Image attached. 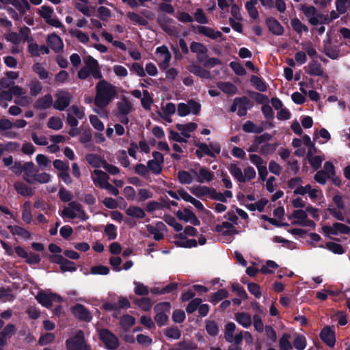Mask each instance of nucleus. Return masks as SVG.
Here are the masks:
<instances>
[{
    "mask_svg": "<svg viewBox=\"0 0 350 350\" xmlns=\"http://www.w3.org/2000/svg\"><path fill=\"white\" fill-rule=\"evenodd\" d=\"M146 228L148 232L153 236L154 240L159 241L163 238L165 226L163 222H157L155 225H147Z\"/></svg>",
    "mask_w": 350,
    "mask_h": 350,
    "instance_id": "19",
    "label": "nucleus"
},
{
    "mask_svg": "<svg viewBox=\"0 0 350 350\" xmlns=\"http://www.w3.org/2000/svg\"><path fill=\"white\" fill-rule=\"evenodd\" d=\"M257 3V0H250L245 3V8L249 13L250 16L256 19L258 17V12L255 7Z\"/></svg>",
    "mask_w": 350,
    "mask_h": 350,
    "instance_id": "49",
    "label": "nucleus"
},
{
    "mask_svg": "<svg viewBox=\"0 0 350 350\" xmlns=\"http://www.w3.org/2000/svg\"><path fill=\"white\" fill-rule=\"evenodd\" d=\"M309 73L312 75L321 76L323 73L321 65L317 61H313L308 65Z\"/></svg>",
    "mask_w": 350,
    "mask_h": 350,
    "instance_id": "54",
    "label": "nucleus"
},
{
    "mask_svg": "<svg viewBox=\"0 0 350 350\" xmlns=\"http://www.w3.org/2000/svg\"><path fill=\"white\" fill-rule=\"evenodd\" d=\"M291 24L293 29L298 33H300L302 31L306 32L308 31V27L303 24L297 18L291 19Z\"/></svg>",
    "mask_w": 350,
    "mask_h": 350,
    "instance_id": "57",
    "label": "nucleus"
},
{
    "mask_svg": "<svg viewBox=\"0 0 350 350\" xmlns=\"http://www.w3.org/2000/svg\"><path fill=\"white\" fill-rule=\"evenodd\" d=\"M291 336L288 334H284L279 340L280 350H290L292 349V345L290 342Z\"/></svg>",
    "mask_w": 350,
    "mask_h": 350,
    "instance_id": "50",
    "label": "nucleus"
},
{
    "mask_svg": "<svg viewBox=\"0 0 350 350\" xmlns=\"http://www.w3.org/2000/svg\"><path fill=\"white\" fill-rule=\"evenodd\" d=\"M38 172V169L36 168L34 163L31 161L24 163L23 167V178L27 183L29 184H33V179L35 176Z\"/></svg>",
    "mask_w": 350,
    "mask_h": 350,
    "instance_id": "17",
    "label": "nucleus"
},
{
    "mask_svg": "<svg viewBox=\"0 0 350 350\" xmlns=\"http://www.w3.org/2000/svg\"><path fill=\"white\" fill-rule=\"evenodd\" d=\"M322 230L327 235H338L339 234H349L350 228L342 223H334L332 226H324Z\"/></svg>",
    "mask_w": 350,
    "mask_h": 350,
    "instance_id": "13",
    "label": "nucleus"
},
{
    "mask_svg": "<svg viewBox=\"0 0 350 350\" xmlns=\"http://www.w3.org/2000/svg\"><path fill=\"white\" fill-rule=\"evenodd\" d=\"M75 7L86 16H90L92 14V10L88 6V1L87 0H76Z\"/></svg>",
    "mask_w": 350,
    "mask_h": 350,
    "instance_id": "33",
    "label": "nucleus"
},
{
    "mask_svg": "<svg viewBox=\"0 0 350 350\" xmlns=\"http://www.w3.org/2000/svg\"><path fill=\"white\" fill-rule=\"evenodd\" d=\"M252 107L250 101L246 97L238 98L237 115L240 117L246 115L247 111Z\"/></svg>",
    "mask_w": 350,
    "mask_h": 350,
    "instance_id": "28",
    "label": "nucleus"
},
{
    "mask_svg": "<svg viewBox=\"0 0 350 350\" xmlns=\"http://www.w3.org/2000/svg\"><path fill=\"white\" fill-rule=\"evenodd\" d=\"M267 203L268 200L265 198H262L255 203L248 204L247 205H246V207L250 211H254L258 210V211L261 212L263 211L265 206L267 205Z\"/></svg>",
    "mask_w": 350,
    "mask_h": 350,
    "instance_id": "52",
    "label": "nucleus"
},
{
    "mask_svg": "<svg viewBox=\"0 0 350 350\" xmlns=\"http://www.w3.org/2000/svg\"><path fill=\"white\" fill-rule=\"evenodd\" d=\"M90 76L96 79L103 77L98 61L89 55L85 57L84 66L79 71L78 77L85 79Z\"/></svg>",
    "mask_w": 350,
    "mask_h": 350,
    "instance_id": "2",
    "label": "nucleus"
},
{
    "mask_svg": "<svg viewBox=\"0 0 350 350\" xmlns=\"http://www.w3.org/2000/svg\"><path fill=\"white\" fill-rule=\"evenodd\" d=\"M46 41L51 48L56 53L61 52L64 49L62 39L55 33L49 34L47 36Z\"/></svg>",
    "mask_w": 350,
    "mask_h": 350,
    "instance_id": "23",
    "label": "nucleus"
},
{
    "mask_svg": "<svg viewBox=\"0 0 350 350\" xmlns=\"http://www.w3.org/2000/svg\"><path fill=\"white\" fill-rule=\"evenodd\" d=\"M188 70L195 75L201 77L202 79H210L211 73L208 70H206L200 66L192 64L189 66Z\"/></svg>",
    "mask_w": 350,
    "mask_h": 350,
    "instance_id": "27",
    "label": "nucleus"
},
{
    "mask_svg": "<svg viewBox=\"0 0 350 350\" xmlns=\"http://www.w3.org/2000/svg\"><path fill=\"white\" fill-rule=\"evenodd\" d=\"M37 301L46 308H50L53 302H62V298L55 294L39 293L36 296Z\"/></svg>",
    "mask_w": 350,
    "mask_h": 350,
    "instance_id": "14",
    "label": "nucleus"
},
{
    "mask_svg": "<svg viewBox=\"0 0 350 350\" xmlns=\"http://www.w3.org/2000/svg\"><path fill=\"white\" fill-rule=\"evenodd\" d=\"M92 180L96 186L103 188L108 183L109 176L102 170H94L91 174Z\"/></svg>",
    "mask_w": 350,
    "mask_h": 350,
    "instance_id": "18",
    "label": "nucleus"
},
{
    "mask_svg": "<svg viewBox=\"0 0 350 350\" xmlns=\"http://www.w3.org/2000/svg\"><path fill=\"white\" fill-rule=\"evenodd\" d=\"M56 99L53 103V107L57 110H64L70 103L71 94L66 91H59L55 95Z\"/></svg>",
    "mask_w": 350,
    "mask_h": 350,
    "instance_id": "11",
    "label": "nucleus"
},
{
    "mask_svg": "<svg viewBox=\"0 0 350 350\" xmlns=\"http://www.w3.org/2000/svg\"><path fill=\"white\" fill-rule=\"evenodd\" d=\"M68 33L72 37L76 38L83 44H87L90 40L89 37L85 33L77 29H70Z\"/></svg>",
    "mask_w": 350,
    "mask_h": 350,
    "instance_id": "43",
    "label": "nucleus"
},
{
    "mask_svg": "<svg viewBox=\"0 0 350 350\" xmlns=\"http://www.w3.org/2000/svg\"><path fill=\"white\" fill-rule=\"evenodd\" d=\"M236 321L245 328H247L252 325V317L246 312L236 314Z\"/></svg>",
    "mask_w": 350,
    "mask_h": 350,
    "instance_id": "40",
    "label": "nucleus"
},
{
    "mask_svg": "<svg viewBox=\"0 0 350 350\" xmlns=\"http://www.w3.org/2000/svg\"><path fill=\"white\" fill-rule=\"evenodd\" d=\"M300 195L304 196L308 194L309 198L315 201L322 196V192L317 188L312 187L310 185H306L304 189L299 191Z\"/></svg>",
    "mask_w": 350,
    "mask_h": 350,
    "instance_id": "24",
    "label": "nucleus"
},
{
    "mask_svg": "<svg viewBox=\"0 0 350 350\" xmlns=\"http://www.w3.org/2000/svg\"><path fill=\"white\" fill-rule=\"evenodd\" d=\"M267 25L273 34L280 36L283 34L284 29L282 25L275 18H269L266 21Z\"/></svg>",
    "mask_w": 350,
    "mask_h": 350,
    "instance_id": "26",
    "label": "nucleus"
},
{
    "mask_svg": "<svg viewBox=\"0 0 350 350\" xmlns=\"http://www.w3.org/2000/svg\"><path fill=\"white\" fill-rule=\"evenodd\" d=\"M152 196L153 193L149 189L142 188L137 191L136 200L138 202H144L145 200L152 198Z\"/></svg>",
    "mask_w": 350,
    "mask_h": 350,
    "instance_id": "55",
    "label": "nucleus"
},
{
    "mask_svg": "<svg viewBox=\"0 0 350 350\" xmlns=\"http://www.w3.org/2000/svg\"><path fill=\"white\" fill-rule=\"evenodd\" d=\"M66 345L67 350H92L82 330H77L72 338L66 340Z\"/></svg>",
    "mask_w": 350,
    "mask_h": 350,
    "instance_id": "4",
    "label": "nucleus"
},
{
    "mask_svg": "<svg viewBox=\"0 0 350 350\" xmlns=\"http://www.w3.org/2000/svg\"><path fill=\"white\" fill-rule=\"evenodd\" d=\"M176 217L185 222H189L193 226H199L200 222L196 215L189 208H184L183 210H178L176 213Z\"/></svg>",
    "mask_w": 350,
    "mask_h": 350,
    "instance_id": "16",
    "label": "nucleus"
},
{
    "mask_svg": "<svg viewBox=\"0 0 350 350\" xmlns=\"http://www.w3.org/2000/svg\"><path fill=\"white\" fill-rule=\"evenodd\" d=\"M193 175L196 176V179L198 183L210 182L213 179L214 173L209 170L201 167L199 171L191 170Z\"/></svg>",
    "mask_w": 350,
    "mask_h": 350,
    "instance_id": "21",
    "label": "nucleus"
},
{
    "mask_svg": "<svg viewBox=\"0 0 350 350\" xmlns=\"http://www.w3.org/2000/svg\"><path fill=\"white\" fill-rule=\"evenodd\" d=\"M100 339L109 349H116L119 346L118 338L108 329H103L99 332Z\"/></svg>",
    "mask_w": 350,
    "mask_h": 350,
    "instance_id": "10",
    "label": "nucleus"
},
{
    "mask_svg": "<svg viewBox=\"0 0 350 350\" xmlns=\"http://www.w3.org/2000/svg\"><path fill=\"white\" fill-rule=\"evenodd\" d=\"M190 49L193 53L198 55V58L200 61L202 60L203 56H205L208 51L204 44L196 42H193L191 44Z\"/></svg>",
    "mask_w": 350,
    "mask_h": 350,
    "instance_id": "35",
    "label": "nucleus"
},
{
    "mask_svg": "<svg viewBox=\"0 0 350 350\" xmlns=\"http://www.w3.org/2000/svg\"><path fill=\"white\" fill-rule=\"evenodd\" d=\"M62 217L75 219L78 218L81 221H85L88 219L84 211L82 209L81 205L76 202H70L65 206L62 213Z\"/></svg>",
    "mask_w": 350,
    "mask_h": 350,
    "instance_id": "6",
    "label": "nucleus"
},
{
    "mask_svg": "<svg viewBox=\"0 0 350 350\" xmlns=\"http://www.w3.org/2000/svg\"><path fill=\"white\" fill-rule=\"evenodd\" d=\"M325 248L336 254H342L345 253V250L340 244L334 242H327L325 246Z\"/></svg>",
    "mask_w": 350,
    "mask_h": 350,
    "instance_id": "63",
    "label": "nucleus"
},
{
    "mask_svg": "<svg viewBox=\"0 0 350 350\" xmlns=\"http://www.w3.org/2000/svg\"><path fill=\"white\" fill-rule=\"evenodd\" d=\"M117 96L116 87L111 83L105 80H101L96 84L94 104L98 108L106 107Z\"/></svg>",
    "mask_w": 350,
    "mask_h": 350,
    "instance_id": "1",
    "label": "nucleus"
},
{
    "mask_svg": "<svg viewBox=\"0 0 350 350\" xmlns=\"http://www.w3.org/2000/svg\"><path fill=\"white\" fill-rule=\"evenodd\" d=\"M302 183L303 180L301 177H295L288 181V186L293 189L294 194L300 195L299 191L304 188V186L301 185Z\"/></svg>",
    "mask_w": 350,
    "mask_h": 350,
    "instance_id": "38",
    "label": "nucleus"
},
{
    "mask_svg": "<svg viewBox=\"0 0 350 350\" xmlns=\"http://www.w3.org/2000/svg\"><path fill=\"white\" fill-rule=\"evenodd\" d=\"M289 219H293L292 224L301 226L310 227L314 225V222L308 218L306 211L298 209L294 211L290 215Z\"/></svg>",
    "mask_w": 350,
    "mask_h": 350,
    "instance_id": "9",
    "label": "nucleus"
},
{
    "mask_svg": "<svg viewBox=\"0 0 350 350\" xmlns=\"http://www.w3.org/2000/svg\"><path fill=\"white\" fill-rule=\"evenodd\" d=\"M157 21L164 31L168 32L169 33H173L174 32V28L171 26L172 19L170 18L164 14H161L159 15Z\"/></svg>",
    "mask_w": 350,
    "mask_h": 350,
    "instance_id": "31",
    "label": "nucleus"
},
{
    "mask_svg": "<svg viewBox=\"0 0 350 350\" xmlns=\"http://www.w3.org/2000/svg\"><path fill=\"white\" fill-rule=\"evenodd\" d=\"M191 192L200 198H210L212 189L206 186H195L190 189Z\"/></svg>",
    "mask_w": 350,
    "mask_h": 350,
    "instance_id": "25",
    "label": "nucleus"
},
{
    "mask_svg": "<svg viewBox=\"0 0 350 350\" xmlns=\"http://www.w3.org/2000/svg\"><path fill=\"white\" fill-rule=\"evenodd\" d=\"M217 88L222 91L224 94L228 95L236 94L238 89L233 83L230 82L220 81L217 84Z\"/></svg>",
    "mask_w": 350,
    "mask_h": 350,
    "instance_id": "32",
    "label": "nucleus"
},
{
    "mask_svg": "<svg viewBox=\"0 0 350 350\" xmlns=\"http://www.w3.org/2000/svg\"><path fill=\"white\" fill-rule=\"evenodd\" d=\"M14 189L18 193L23 196H32L34 193L33 190L30 187L21 181L15 183Z\"/></svg>",
    "mask_w": 350,
    "mask_h": 350,
    "instance_id": "34",
    "label": "nucleus"
},
{
    "mask_svg": "<svg viewBox=\"0 0 350 350\" xmlns=\"http://www.w3.org/2000/svg\"><path fill=\"white\" fill-rule=\"evenodd\" d=\"M242 129L246 133H260L263 131L262 126H258L250 120L243 124Z\"/></svg>",
    "mask_w": 350,
    "mask_h": 350,
    "instance_id": "45",
    "label": "nucleus"
},
{
    "mask_svg": "<svg viewBox=\"0 0 350 350\" xmlns=\"http://www.w3.org/2000/svg\"><path fill=\"white\" fill-rule=\"evenodd\" d=\"M134 304L140 309L148 311L152 306V301L149 298L144 297L141 299H136L134 301Z\"/></svg>",
    "mask_w": 350,
    "mask_h": 350,
    "instance_id": "48",
    "label": "nucleus"
},
{
    "mask_svg": "<svg viewBox=\"0 0 350 350\" xmlns=\"http://www.w3.org/2000/svg\"><path fill=\"white\" fill-rule=\"evenodd\" d=\"M170 304L169 302H162L157 304L154 307L156 315L155 322L160 326L163 325L167 321V313L170 312Z\"/></svg>",
    "mask_w": 350,
    "mask_h": 350,
    "instance_id": "8",
    "label": "nucleus"
},
{
    "mask_svg": "<svg viewBox=\"0 0 350 350\" xmlns=\"http://www.w3.org/2000/svg\"><path fill=\"white\" fill-rule=\"evenodd\" d=\"M228 168L230 173L234 178L241 183H244V178L243 176V172L237 165L230 164Z\"/></svg>",
    "mask_w": 350,
    "mask_h": 350,
    "instance_id": "44",
    "label": "nucleus"
},
{
    "mask_svg": "<svg viewBox=\"0 0 350 350\" xmlns=\"http://www.w3.org/2000/svg\"><path fill=\"white\" fill-rule=\"evenodd\" d=\"M11 5L18 11L21 15H25L31 9V5L27 0H12Z\"/></svg>",
    "mask_w": 350,
    "mask_h": 350,
    "instance_id": "29",
    "label": "nucleus"
},
{
    "mask_svg": "<svg viewBox=\"0 0 350 350\" xmlns=\"http://www.w3.org/2000/svg\"><path fill=\"white\" fill-rule=\"evenodd\" d=\"M47 126L53 130H59L63 126V122L59 117L53 116L49 119Z\"/></svg>",
    "mask_w": 350,
    "mask_h": 350,
    "instance_id": "53",
    "label": "nucleus"
},
{
    "mask_svg": "<svg viewBox=\"0 0 350 350\" xmlns=\"http://www.w3.org/2000/svg\"><path fill=\"white\" fill-rule=\"evenodd\" d=\"M133 111V103L124 96H122L116 104V108L113 111L114 116L124 124L129 122L128 115Z\"/></svg>",
    "mask_w": 350,
    "mask_h": 350,
    "instance_id": "3",
    "label": "nucleus"
},
{
    "mask_svg": "<svg viewBox=\"0 0 350 350\" xmlns=\"http://www.w3.org/2000/svg\"><path fill=\"white\" fill-rule=\"evenodd\" d=\"M320 337L327 345L334 347L336 342L335 334L330 327H324L320 333Z\"/></svg>",
    "mask_w": 350,
    "mask_h": 350,
    "instance_id": "22",
    "label": "nucleus"
},
{
    "mask_svg": "<svg viewBox=\"0 0 350 350\" xmlns=\"http://www.w3.org/2000/svg\"><path fill=\"white\" fill-rule=\"evenodd\" d=\"M8 228L12 234L17 235L23 239H29L31 237V233L26 229L18 226H9Z\"/></svg>",
    "mask_w": 350,
    "mask_h": 350,
    "instance_id": "36",
    "label": "nucleus"
},
{
    "mask_svg": "<svg viewBox=\"0 0 350 350\" xmlns=\"http://www.w3.org/2000/svg\"><path fill=\"white\" fill-rule=\"evenodd\" d=\"M174 244L177 247H186V248H191L196 247L198 245V242L196 240L193 239H187L184 233L178 234L174 241Z\"/></svg>",
    "mask_w": 350,
    "mask_h": 350,
    "instance_id": "20",
    "label": "nucleus"
},
{
    "mask_svg": "<svg viewBox=\"0 0 350 350\" xmlns=\"http://www.w3.org/2000/svg\"><path fill=\"white\" fill-rule=\"evenodd\" d=\"M172 59V55L165 46H161L156 49V61L161 70H166Z\"/></svg>",
    "mask_w": 350,
    "mask_h": 350,
    "instance_id": "7",
    "label": "nucleus"
},
{
    "mask_svg": "<svg viewBox=\"0 0 350 350\" xmlns=\"http://www.w3.org/2000/svg\"><path fill=\"white\" fill-rule=\"evenodd\" d=\"M88 163L94 167H103L105 161L94 154H90L85 157Z\"/></svg>",
    "mask_w": 350,
    "mask_h": 350,
    "instance_id": "41",
    "label": "nucleus"
},
{
    "mask_svg": "<svg viewBox=\"0 0 350 350\" xmlns=\"http://www.w3.org/2000/svg\"><path fill=\"white\" fill-rule=\"evenodd\" d=\"M197 124L194 122H189L188 124H176V129L181 133V134L188 139L190 137V133L194 131L197 129Z\"/></svg>",
    "mask_w": 350,
    "mask_h": 350,
    "instance_id": "30",
    "label": "nucleus"
},
{
    "mask_svg": "<svg viewBox=\"0 0 350 350\" xmlns=\"http://www.w3.org/2000/svg\"><path fill=\"white\" fill-rule=\"evenodd\" d=\"M68 113L77 119L81 120L85 118V109L76 105H72L68 110Z\"/></svg>",
    "mask_w": 350,
    "mask_h": 350,
    "instance_id": "56",
    "label": "nucleus"
},
{
    "mask_svg": "<svg viewBox=\"0 0 350 350\" xmlns=\"http://www.w3.org/2000/svg\"><path fill=\"white\" fill-rule=\"evenodd\" d=\"M178 178L182 184H191L193 180V176L187 171L182 170L178 172Z\"/></svg>",
    "mask_w": 350,
    "mask_h": 350,
    "instance_id": "61",
    "label": "nucleus"
},
{
    "mask_svg": "<svg viewBox=\"0 0 350 350\" xmlns=\"http://www.w3.org/2000/svg\"><path fill=\"white\" fill-rule=\"evenodd\" d=\"M334 206L329 205L327 208L329 213L339 221H345V202L342 196L335 195L332 198Z\"/></svg>",
    "mask_w": 350,
    "mask_h": 350,
    "instance_id": "5",
    "label": "nucleus"
},
{
    "mask_svg": "<svg viewBox=\"0 0 350 350\" xmlns=\"http://www.w3.org/2000/svg\"><path fill=\"white\" fill-rule=\"evenodd\" d=\"M335 5L339 14H345L348 8L350 9V0H336Z\"/></svg>",
    "mask_w": 350,
    "mask_h": 350,
    "instance_id": "60",
    "label": "nucleus"
},
{
    "mask_svg": "<svg viewBox=\"0 0 350 350\" xmlns=\"http://www.w3.org/2000/svg\"><path fill=\"white\" fill-rule=\"evenodd\" d=\"M70 310L72 314L81 321L90 322L92 319L90 310L82 304H77L70 308Z\"/></svg>",
    "mask_w": 350,
    "mask_h": 350,
    "instance_id": "12",
    "label": "nucleus"
},
{
    "mask_svg": "<svg viewBox=\"0 0 350 350\" xmlns=\"http://www.w3.org/2000/svg\"><path fill=\"white\" fill-rule=\"evenodd\" d=\"M165 334L172 340H177L180 337L181 333L177 327H172L165 329Z\"/></svg>",
    "mask_w": 350,
    "mask_h": 350,
    "instance_id": "64",
    "label": "nucleus"
},
{
    "mask_svg": "<svg viewBox=\"0 0 350 350\" xmlns=\"http://www.w3.org/2000/svg\"><path fill=\"white\" fill-rule=\"evenodd\" d=\"M38 14L45 21H46L53 16L54 11L51 7L44 5L38 10Z\"/></svg>",
    "mask_w": 350,
    "mask_h": 350,
    "instance_id": "51",
    "label": "nucleus"
},
{
    "mask_svg": "<svg viewBox=\"0 0 350 350\" xmlns=\"http://www.w3.org/2000/svg\"><path fill=\"white\" fill-rule=\"evenodd\" d=\"M126 213L133 218L143 219L146 216L145 211L140 207L136 206H130L126 210Z\"/></svg>",
    "mask_w": 350,
    "mask_h": 350,
    "instance_id": "39",
    "label": "nucleus"
},
{
    "mask_svg": "<svg viewBox=\"0 0 350 350\" xmlns=\"http://www.w3.org/2000/svg\"><path fill=\"white\" fill-rule=\"evenodd\" d=\"M323 51L325 55L332 59H336L339 57V51L331 46L330 40H328V41L325 43Z\"/></svg>",
    "mask_w": 350,
    "mask_h": 350,
    "instance_id": "46",
    "label": "nucleus"
},
{
    "mask_svg": "<svg viewBox=\"0 0 350 350\" xmlns=\"http://www.w3.org/2000/svg\"><path fill=\"white\" fill-rule=\"evenodd\" d=\"M135 323V318L129 314L123 315L120 321L121 326L125 329H127L134 325Z\"/></svg>",
    "mask_w": 350,
    "mask_h": 350,
    "instance_id": "59",
    "label": "nucleus"
},
{
    "mask_svg": "<svg viewBox=\"0 0 350 350\" xmlns=\"http://www.w3.org/2000/svg\"><path fill=\"white\" fill-rule=\"evenodd\" d=\"M198 31L211 39H217L221 36V33L219 31H214L213 29L206 26H199Z\"/></svg>",
    "mask_w": 350,
    "mask_h": 350,
    "instance_id": "37",
    "label": "nucleus"
},
{
    "mask_svg": "<svg viewBox=\"0 0 350 350\" xmlns=\"http://www.w3.org/2000/svg\"><path fill=\"white\" fill-rule=\"evenodd\" d=\"M196 146L201 148V150L205 153L206 155L211 157H215L221 152V146L217 142H211L209 144L205 143H196Z\"/></svg>",
    "mask_w": 350,
    "mask_h": 350,
    "instance_id": "15",
    "label": "nucleus"
},
{
    "mask_svg": "<svg viewBox=\"0 0 350 350\" xmlns=\"http://www.w3.org/2000/svg\"><path fill=\"white\" fill-rule=\"evenodd\" d=\"M19 148V144L16 142H8L5 144H0V152L1 155L5 152H14L17 150Z\"/></svg>",
    "mask_w": 350,
    "mask_h": 350,
    "instance_id": "58",
    "label": "nucleus"
},
{
    "mask_svg": "<svg viewBox=\"0 0 350 350\" xmlns=\"http://www.w3.org/2000/svg\"><path fill=\"white\" fill-rule=\"evenodd\" d=\"M217 230L218 232H221L224 234L238 233V231L227 221L223 222L221 225L217 226Z\"/></svg>",
    "mask_w": 350,
    "mask_h": 350,
    "instance_id": "47",
    "label": "nucleus"
},
{
    "mask_svg": "<svg viewBox=\"0 0 350 350\" xmlns=\"http://www.w3.org/2000/svg\"><path fill=\"white\" fill-rule=\"evenodd\" d=\"M90 122L94 129L99 132L104 130L105 126L103 122L96 115H90L89 116Z\"/></svg>",
    "mask_w": 350,
    "mask_h": 350,
    "instance_id": "62",
    "label": "nucleus"
},
{
    "mask_svg": "<svg viewBox=\"0 0 350 350\" xmlns=\"http://www.w3.org/2000/svg\"><path fill=\"white\" fill-rule=\"evenodd\" d=\"M52 103V96L50 94H46L36 101L35 107L38 109H47L51 106Z\"/></svg>",
    "mask_w": 350,
    "mask_h": 350,
    "instance_id": "42",
    "label": "nucleus"
}]
</instances>
